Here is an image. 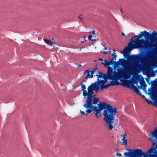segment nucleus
<instances>
[{"label":"nucleus","mask_w":157,"mask_h":157,"mask_svg":"<svg viewBox=\"0 0 157 157\" xmlns=\"http://www.w3.org/2000/svg\"><path fill=\"white\" fill-rule=\"evenodd\" d=\"M113 60L110 61L104 60L101 63L107 69L106 74H103L101 72L99 73L98 76V81L100 80L101 88L106 89L110 86H117L120 84L118 80L123 79H129L131 78V74L125 69H118L117 72L113 71L112 68L109 67L113 63Z\"/></svg>","instance_id":"nucleus-1"},{"label":"nucleus","mask_w":157,"mask_h":157,"mask_svg":"<svg viewBox=\"0 0 157 157\" xmlns=\"http://www.w3.org/2000/svg\"><path fill=\"white\" fill-rule=\"evenodd\" d=\"M103 109V115L104 117L103 120L107 124L109 130H112L113 128H115V125L112 124L114 121L116 114L117 109L113 108L110 105L107 104L105 102H103L99 105L98 110L101 111Z\"/></svg>","instance_id":"nucleus-2"},{"label":"nucleus","mask_w":157,"mask_h":157,"mask_svg":"<svg viewBox=\"0 0 157 157\" xmlns=\"http://www.w3.org/2000/svg\"><path fill=\"white\" fill-rule=\"evenodd\" d=\"M134 38L131 39L128 46L120 52L123 55L124 58L128 54V52L135 48H139L141 50L150 48L154 47V45L151 44H147V41L144 39H137L133 40Z\"/></svg>","instance_id":"nucleus-3"},{"label":"nucleus","mask_w":157,"mask_h":157,"mask_svg":"<svg viewBox=\"0 0 157 157\" xmlns=\"http://www.w3.org/2000/svg\"><path fill=\"white\" fill-rule=\"evenodd\" d=\"M99 82L100 80L98 81V82L91 84L88 87L87 92L85 90L86 89L85 85L83 84L82 85L81 89L83 91V94L84 98H86V97L87 96L88 98L87 101L92 100V95L93 94L94 91L95 90L97 92L98 91L99 89L101 90L104 89L101 88V86L100 85Z\"/></svg>","instance_id":"nucleus-4"},{"label":"nucleus","mask_w":157,"mask_h":157,"mask_svg":"<svg viewBox=\"0 0 157 157\" xmlns=\"http://www.w3.org/2000/svg\"><path fill=\"white\" fill-rule=\"evenodd\" d=\"M139 57L138 56H132L129 57L128 58V60L124 59H119V61L120 63L122 66L124 67V68L123 69H125L127 71H129L131 74L132 75V73L131 72L130 70L128 69H126L125 68L126 67H129V65L131 64V63L129 60L133 61V65L135 67L137 68H139L141 67V64L139 62Z\"/></svg>","instance_id":"nucleus-5"},{"label":"nucleus","mask_w":157,"mask_h":157,"mask_svg":"<svg viewBox=\"0 0 157 157\" xmlns=\"http://www.w3.org/2000/svg\"><path fill=\"white\" fill-rule=\"evenodd\" d=\"M83 106L86 108L87 109L86 110V112L88 113H90L92 112L93 110L94 113L95 117L98 118L101 117V115L100 113L101 111L98 110V108L97 107L94 106L92 103V100L86 101L83 105Z\"/></svg>","instance_id":"nucleus-6"},{"label":"nucleus","mask_w":157,"mask_h":157,"mask_svg":"<svg viewBox=\"0 0 157 157\" xmlns=\"http://www.w3.org/2000/svg\"><path fill=\"white\" fill-rule=\"evenodd\" d=\"M154 147L152 146L146 152H143L142 150L140 148L132 150V156L134 157H136V155L139 156L143 155L144 157H151V155H152Z\"/></svg>","instance_id":"nucleus-7"},{"label":"nucleus","mask_w":157,"mask_h":157,"mask_svg":"<svg viewBox=\"0 0 157 157\" xmlns=\"http://www.w3.org/2000/svg\"><path fill=\"white\" fill-rule=\"evenodd\" d=\"M128 79H123L121 78V79H119L121 81V84L124 87H126L128 88H131L133 90V91L138 95L141 94V93L137 88L132 82L129 80H127Z\"/></svg>","instance_id":"nucleus-8"},{"label":"nucleus","mask_w":157,"mask_h":157,"mask_svg":"<svg viewBox=\"0 0 157 157\" xmlns=\"http://www.w3.org/2000/svg\"><path fill=\"white\" fill-rule=\"evenodd\" d=\"M148 94L154 100L153 104L157 106V82L155 86L152 89L148 90Z\"/></svg>","instance_id":"nucleus-9"},{"label":"nucleus","mask_w":157,"mask_h":157,"mask_svg":"<svg viewBox=\"0 0 157 157\" xmlns=\"http://www.w3.org/2000/svg\"><path fill=\"white\" fill-rule=\"evenodd\" d=\"M150 35L151 39H156V40H157V32L155 31H154L152 32L151 34H150L148 32H147L146 31L144 30L143 32H140V35H135L133 37V38H135L136 37H137L139 38H140L144 36H148Z\"/></svg>","instance_id":"nucleus-10"},{"label":"nucleus","mask_w":157,"mask_h":157,"mask_svg":"<svg viewBox=\"0 0 157 157\" xmlns=\"http://www.w3.org/2000/svg\"><path fill=\"white\" fill-rule=\"evenodd\" d=\"M140 88L143 89V91L146 94H147V93L146 90L147 85L146 84L144 78H142L140 81Z\"/></svg>","instance_id":"nucleus-11"},{"label":"nucleus","mask_w":157,"mask_h":157,"mask_svg":"<svg viewBox=\"0 0 157 157\" xmlns=\"http://www.w3.org/2000/svg\"><path fill=\"white\" fill-rule=\"evenodd\" d=\"M151 134V137L149 138V140L152 142H155L156 140L157 141V133L155 132V131H152Z\"/></svg>","instance_id":"nucleus-12"},{"label":"nucleus","mask_w":157,"mask_h":157,"mask_svg":"<svg viewBox=\"0 0 157 157\" xmlns=\"http://www.w3.org/2000/svg\"><path fill=\"white\" fill-rule=\"evenodd\" d=\"M85 72H87L88 73L87 76L86 77L85 79H87V78H90L93 77L94 72L92 71H89L88 70L85 71Z\"/></svg>","instance_id":"nucleus-13"},{"label":"nucleus","mask_w":157,"mask_h":157,"mask_svg":"<svg viewBox=\"0 0 157 157\" xmlns=\"http://www.w3.org/2000/svg\"><path fill=\"white\" fill-rule=\"evenodd\" d=\"M124 155L125 157L127 156H128L130 157H134L133 156H132V150L130 149L128 152H126L124 153Z\"/></svg>","instance_id":"nucleus-14"},{"label":"nucleus","mask_w":157,"mask_h":157,"mask_svg":"<svg viewBox=\"0 0 157 157\" xmlns=\"http://www.w3.org/2000/svg\"><path fill=\"white\" fill-rule=\"evenodd\" d=\"M151 157H157V150L155 147H154L152 155H151Z\"/></svg>","instance_id":"nucleus-15"},{"label":"nucleus","mask_w":157,"mask_h":157,"mask_svg":"<svg viewBox=\"0 0 157 157\" xmlns=\"http://www.w3.org/2000/svg\"><path fill=\"white\" fill-rule=\"evenodd\" d=\"M44 40L45 42L47 44L50 45H52V43L50 40L46 39H44Z\"/></svg>","instance_id":"nucleus-16"},{"label":"nucleus","mask_w":157,"mask_h":157,"mask_svg":"<svg viewBox=\"0 0 157 157\" xmlns=\"http://www.w3.org/2000/svg\"><path fill=\"white\" fill-rule=\"evenodd\" d=\"M121 143L123 145H126L127 144V140L125 139L122 138L121 140Z\"/></svg>","instance_id":"nucleus-17"},{"label":"nucleus","mask_w":157,"mask_h":157,"mask_svg":"<svg viewBox=\"0 0 157 157\" xmlns=\"http://www.w3.org/2000/svg\"><path fill=\"white\" fill-rule=\"evenodd\" d=\"M99 99L97 98H94L93 103L94 104H96L98 101Z\"/></svg>","instance_id":"nucleus-18"},{"label":"nucleus","mask_w":157,"mask_h":157,"mask_svg":"<svg viewBox=\"0 0 157 157\" xmlns=\"http://www.w3.org/2000/svg\"><path fill=\"white\" fill-rule=\"evenodd\" d=\"M92 37V36L91 35H90L88 37V39L90 40H91L92 41H96L98 40V39L91 40Z\"/></svg>","instance_id":"nucleus-19"},{"label":"nucleus","mask_w":157,"mask_h":157,"mask_svg":"<svg viewBox=\"0 0 157 157\" xmlns=\"http://www.w3.org/2000/svg\"><path fill=\"white\" fill-rule=\"evenodd\" d=\"M145 101L148 104H150L151 103H152L151 101L149 100L148 99L145 98Z\"/></svg>","instance_id":"nucleus-20"},{"label":"nucleus","mask_w":157,"mask_h":157,"mask_svg":"<svg viewBox=\"0 0 157 157\" xmlns=\"http://www.w3.org/2000/svg\"><path fill=\"white\" fill-rule=\"evenodd\" d=\"M112 56L113 57V59H116V57L117 56V55L116 54V53L115 52H114L112 54Z\"/></svg>","instance_id":"nucleus-21"},{"label":"nucleus","mask_w":157,"mask_h":157,"mask_svg":"<svg viewBox=\"0 0 157 157\" xmlns=\"http://www.w3.org/2000/svg\"><path fill=\"white\" fill-rule=\"evenodd\" d=\"M78 18L80 21H81L83 18V16L82 15H80L78 16Z\"/></svg>","instance_id":"nucleus-22"},{"label":"nucleus","mask_w":157,"mask_h":157,"mask_svg":"<svg viewBox=\"0 0 157 157\" xmlns=\"http://www.w3.org/2000/svg\"><path fill=\"white\" fill-rule=\"evenodd\" d=\"M139 95L140 96L143 98L144 99V100L146 98L145 96L144 95H142L141 94H139Z\"/></svg>","instance_id":"nucleus-23"},{"label":"nucleus","mask_w":157,"mask_h":157,"mask_svg":"<svg viewBox=\"0 0 157 157\" xmlns=\"http://www.w3.org/2000/svg\"><path fill=\"white\" fill-rule=\"evenodd\" d=\"M146 81L148 82V83L149 84V82L150 81V78H146Z\"/></svg>","instance_id":"nucleus-24"},{"label":"nucleus","mask_w":157,"mask_h":157,"mask_svg":"<svg viewBox=\"0 0 157 157\" xmlns=\"http://www.w3.org/2000/svg\"><path fill=\"white\" fill-rule=\"evenodd\" d=\"M126 135V134H123L122 135H121V136H123V138L125 139V136Z\"/></svg>","instance_id":"nucleus-25"},{"label":"nucleus","mask_w":157,"mask_h":157,"mask_svg":"<svg viewBox=\"0 0 157 157\" xmlns=\"http://www.w3.org/2000/svg\"><path fill=\"white\" fill-rule=\"evenodd\" d=\"M116 155H117V156H118L120 157L121 156V153H117L116 154Z\"/></svg>","instance_id":"nucleus-26"},{"label":"nucleus","mask_w":157,"mask_h":157,"mask_svg":"<svg viewBox=\"0 0 157 157\" xmlns=\"http://www.w3.org/2000/svg\"><path fill=\"white\" fill-rule=\"evenodd\" d=\"M90 33H92L93 34H94V35H95V32L94 30H92V31H91Z\"/></svg>","instance_id":"nucleus-27"},{"label":"nucleus","mask_w":157,"mask_h":157,"mask_svg":"<svg viewBox=\"0 0 157 157\" xmlns=\"http://www.w3.org/2000/svg\"><path fill=\"white\" fill-rule=\"evenodd\" d=\"M81 114L82 115H84L85 114V112L83 111H82L81 110H80Z\"/></svg>","instance_id":"nucleus-28"},{"label":"nucleus","mask_w":157,"mask_h":157,"mask_svg":"<svg viewBox=\"0 0 157 157\" xmlns=\"http://www.w3.org/2000/svg\"><path fill=\"white\" fill-rule=\"evenodd\" d=\"M153 131H155V132L157 133V127H156L154 129Z\"/></svg>","instance_id":"nucleus-29"},{"label":"nucleus","mask_w":157,"mask_h":157,"mask_svg":"<svg viewBox=\"0 0 157 157\" xmlns=\"http://www.w3.org/2000/svg\"><path fill=\"white\" fill-rule=\"evenodd\" d=\"M121 34H122V36H124L125 38L126 37V36L125 35L124 33L122 32L121 33Z\"/></svg>","instance_id":"nucleus-30"},{"label":"nucleus","mask_w":157,"mask_h":157,"mask_svg":"<svg viewBox=\"0 0 157 157\" xmlns=\"http://www.w3.org/2000/svg\"><path fill=\"white\" fill-rule=\"evenodd\" d=\"M99 60L100 61H101V62H103L104 61V60L102 58H99Z\"/></svg>","instance_id":"nucleus-31"},{"label":"nucleus","mask_w":157,"mask_h":157,"mask_svg":"<svg viewBox=\"0 0 157 157\" xmlns=\"http://www.w3.org/2000/svg\"><path fill=\"white\" fill-rule=\"evenodd\" d=\"M154 47L156 48L157 49V43L156 42V43L155 45H154Z\"/></svg>","instance_id":"nucleus-32"},{"label":"nucleus","mask_w":157,"mask_h":157,"mask_svg":"<svg viewBox=\"0 0 157 157\" xmlns=\"http://www.w3.org/2000/svg\"><path fill=\"white\" fill-rule=\"evenodd\" d=\"M97 69V68H93V71H96V70Z\"/></svg>","instance_id":"nucleus-33"},{"label":"nucleus","mask_w":157,"mask_h":157,"mask_svg":"<svg viewBox=\"0 0 157 157\" xmlns=\"http://www.w3.org/2000/svg\"><path fill=\"white\" fill-rule=\"evenodd\" d=\"M86 40H84V41H82V42H81V43H84L85 42Z\"/></svg>","instance_id":"nucleus-34"},{"label":"nucleus","mask_w":157,"mask_h":157,"mask_svg":"<svg viewBox=\"0 0 157 157\" xmlns=\"http://www.w3.org/2000/svg\"><path fill=\"white\" fill-rule=\"evenodd\" d=\"M107 49V48H106V47H105V48H104V50H106V49Z\"/></svg>","instance_id":"nucleus-35"},{"label":"nucleus","mask_w":157,"mask_h":157,"mask_svg":"<svg viewBox=\"0 0 157 157\" xmlns=\"http://www.w3.org/2000/svg\"><path fill=\"white\" fill-rule=\"evenodd\" d=\"M78 66L79 67H81V64H78Z\"/></svg>","instance_id":"nucleus-36"},{"label":"nucleus","mask_w":157,"mask_h":157,"mask_svg":"<svg viewBox=\"0 0 157 157\" xmlns=\"http://www.w3.org/2000/svg\"><path fill=\"white\" fill-rule=\"evenodd\" d=\"M84 115H85L86 116H87V113H85Z\"/></svg>","instance_id":"nucleus-37"},{"label":"nucleus","mask_w":157,"mask_h":157,"mask_svg":"<svg viewBox=\"0 0 157 157\" xmlns=\"http://www.w3.org/2000/svg\"><path fill=\"white\" fill-rule=\"evenodd\" d=\"M103 53H104V54H106V52H104Z\"/></svg>","instance_id":"nucleus-38"},{"label":"nucleus","mask_w":157,"mask_h":157,"mask_svg":"<svg viewBox=\"0 0 157 157\" xmlns=\"http://www.w3.org/2000/svg\"><path fill=\"white\" fill-rule=\"evenodd\" d=\"M54 38L53 37H52V40H54Z\"/></svg>","instance_id":"nucleus-39"},{"label":"nucleus","mask_w":157,"mask_h":157,"mask_svg":"<svg viewBox=\"0 0 157 157\" xmlns=\"http://www.w3.org/2000/svg\"><path fill=\"white\" fill-rule=\"evenodd\" d=\"M82 48H80V50L81 51V50Z\"/></svg>","instance_id":"nucleus-40"},{"label":"nucleus","mask_w":157,"mask_h":157,"mask_svg":"<svg viewBox=\"0 0 157 157\" xmlns=\"http://www.w3.org/2000/svg\"><path fill=\"white\" fill-rule=\"evenodd\" d=\"M113 51L115 52V50H113Z\"/></svg>","instance_id":"nucleus-41"},{"label":"nucleus","mask_w":157,"mask_h":157,"mask_svg":"<svg viewBox=\"0 0 157 157\" xmlns=\"http://www.w3.org/2000/svg\"><path fill=\"white\" fill-rule=\"evenodd\" d=\"M84 37L85 38L86 37V36H84Z\"/></svg>","instance_id":"nucleus-42"}]
</instances>
